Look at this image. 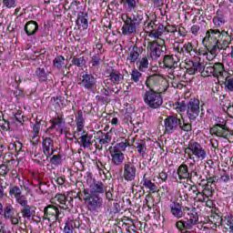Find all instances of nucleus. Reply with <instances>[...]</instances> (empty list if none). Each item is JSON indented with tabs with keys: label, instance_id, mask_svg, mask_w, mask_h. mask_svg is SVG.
Wrapping results in <instances>:
<instances>
[{
	"label": "nucleus",
	"instance_id": "obj_57",
	"mask_svg": "<svg viewBox=\"0 0 233 233\" xmlns=\"http://www.w3.org/2000/svg\"><path fill=\"white\" fill-rule=\"evenodd\" d=\"M190 167H192V168L189 172L188 179H192V177H199V173H198V169L196 168V167H194V164H190Z\"/></svg>",
	"mask_w": 233,
	"mask_h": 233
},
{
	"label": "nucleus",
	"instance_id": "obj_7",
	"mask_svg": "<svg viewBox=\"0 0 233 233\" xmlns=\"http://www.w3.org/2000/svg\"><path fill=\"white\" fill-rule=\"evenodd\" d=\"M51 127L48 130H56L60 135H63L65 127L66 126V120L63 113H56V116L50 120Z\"/></svg>",
	"mask_w": 233,
	"mask_h": 233
},
{
	"label": "nucleus",
	"instance_id": "obj_21",
	"mask_svg": "<svg viewBox=\"0 0 233 233\" xmlns=\"http://www.w3.org/2000/svg\"><path fill=\"white\" fill-rule=\"evenodd\" d=\"M213 70H214V77H217L218 81H221V79H225L227 76H228V73L227 70H225V65L221 62H217L213 64Z\"/></svg>",
	"mask_w": 233,
	"mask_h": 233
},
{
	"label": "nucleus",
	"instance_id": "obj_16",
	"mask_svg": "<svg viewBox=\"0 0 233 233\" xmlns=\"http://www.w3.org/2000/svg\"><path fill=\"white\" fill-rule=\"evenodd\" d=\"M78 85H82L86 90H92L97 83L96 76L92 74H84L81 78H79Z\"/></svg>",
	"mask_w": 233,
	"mask_h": 233
},
{
	"label": "nucleus",
	"instance_id": "obj_1",
	"mask_svg": "<svg viewBox=\"0 0 233 233\" xmlns=\"http://www.w3.org/2000/svg\"><path fill=\"white\" fill-rule=\"evenodd\" d=\"M145 17L148 19L147 15L141 10L135 11L130 15H128V14H122L121 19L124 23L122 26L123 35H132L136 34L137 27L145 23Z\"/></svg>",
	"mask_w": 233,
	"mask_h": 233
},
{
	"label": "nucleus",
	"instance_id": "obj_11",
	"mask_svg": "<svg viewBox=\"0 0 233 233\" xmlns=\"http://www.w3.org/2000/svg\"><path fill=\"white\" fill-rule=\"evenodd\" d=\"M85 201L90 212H97L99 208H103V198L99 195L92 194L91 197L85 198Z\"/></svg>",
	"mask_w": 233,
	"mask_h": 233
},
{
	"label": "nucleus",
	"instance_id": "obj_51",
	"mask_svg": "<svg viewBox=\"0 0 233 233\" xmlns=\"http://www.w3.org/2000/svg\"><path fill=\"white\" fill-rule=\"evenodd\" d=\"M205 192H207V189H204L202 192L198 191V193H195V198H197L198 201L200 203H205V201L208 199V196H207Z\"/></svg>",
	"mask_w": 233,
	"mask_h": 233
},
{
	"label": "nucleus",
	"instance_id": "obj_38",
	"mask_svg": "<svg viewBox=\"0 0 233 233\" xmlns=\"http://www.w3.org/2000/svg\"><path fill=\"white\" fill-rule=\"evenodd\" d=\"M123 6L126 12H136V8H137V2L136 0H124Z\"/></svg>",
	"mask_w": 233,
	"mask_h": 233
},
{
	"label": "nucleus",
	"instance_id": "obj_50",
	"mask_svg": "<svg viewBox=\"0 0 233 233\" xmlns=\"http://www.w3.org/2000/svg\"><path fill=\"white\" fill-rule=\"evenodd\" d=\"M141 72H139V69L133 68L131 72V79L134 81V83H139L141 81Z\"/></svg>",
	"mask_w": 233,
	"mask_h": 233
},
{
	"label": "nucleus",
	"instance_id": "obj_53",
	"mask_svg": "<svg viewBox=\"0 0 233 233\" xmlns=\"http://www.w3.org/2000/svg\"><path fill=\"white\" fill-rule=\"evenodd\" d=\"M213 23L215 25V26L219 27V26H223V25H225V23H227V20H225L224 16H215L213 18Z\"/></svg>",
	"mask_w": 233,
	"mask_h": 233
},
{
	"label": "nucleus",
	"instance_id": "obj_22",
	"mask_svg": "<svg viewBox=\"0 0 233 233\" xmlns=\"http://www.w3.org/2000/svg\"><path fill=\"white\" fill-rule=\"evenodd\" d=\"M81 227V219L77 218H67L64 227V233H74V228H79Z\"/></svg>",
	"mask_w": 233,
	"mask_h": 233
},
{
	"label": "nucleus",
	"instance_id": "obj_27",
	"mask_svg": "<svg viewBox=\"0 0 233 233\" xmlns=\"http://www.w3.org/2000/svg\"><path fill=\"white\" fill-rule=\"evenodd\" d=\"M218 43L221 45L222 48H227V46L232 43V36L225 30L219 31Z\"/></svg>",
	"mask_w": 233,
	"mask_h": 233
},
{
	"label": "nucleus",
	"instance_id": "obj_12",
	"mask_svg": "<svg viewBox=\"0 0 233 233\" xmlns=\"http://www.w3.org/2000/svg\"><path fill=\"white\" fill-rule=\"evenodd\" d=\"M143 54H145V48H143V46H134L130 47L127 57V63H129V65H136V62L140 59Z\"/></svg>",
	"mask_w": 233,
	"mask_h": 233
},
{
	"label": "nucleus",
	"instance_id": "obj_64",
	"mask_svg": "<svg viewBox=\"0 0 233 233\" xmlns=\"http://www.w3.org/2000/svg\"><path fill=\"white\" fill-rule=\"evenodd\" d=\"M199 25H194L191 26V34H193V35H198V32H199Z\"/></svg>",
	"mask_w": 233,
	"mask_h": 233
},
{
	"label": "nucleus",
	"instance_id": "obj_4",
	"mask_svg": "<svg viewBox=\"0 0 233 233\" xmlns=\"http://www.w3.org/2000/svg\"><path fill=\"white\" fill-rule=\"evenodd\" d=\"M185 152L187 154L188 159H192L193 161L194 159H198V161L207 159V149L203 145L194 139L188 142Z\"/></svg>",
	"mask_w": 233,
	"mask_h": 233
},
{
	"label": "nucleus",
	"instance_id": "obj_47",
	"mask_svg": "<svg viewBox=\"0 0 233 233\" xmlns=\"http://www.w3.org/2000/svg\"><path fill=\"white\" fill-rule=\"evenodd\" d=\"M14 216V206L11 204H5V209H4V217L5 219H10Z\"/></svg>",
	"mask_w": 233,
	"mask_h": 233
},
{
	"label": "nucleus",
	"instance_id": "obj_17",
	"mask_svg": "<svg viewBox=\"0 0 233 233\" xmlns=\"http://www.w3.org/2000/svg\"><path fill=\"white\" fill-rule=\"evenodd\" d=\"M170 214L173 218H177V219H181V218H185V211L183 210V205H181L177 201H173L169 205Z\"/></svg>",
	"mask_w": 233,
	"mask_h": 233
},
{
	"label": "nucleus",
	"instance_id": "obj_58",
	"mask_svg": "<svg viewBox=\"0 0 233 233\" xmlns=\"http://www.w3.org/2000/svg\"><path fill=\"white\" fill-rule=\"evenodd\" d=\"M3 5L5 8H15V0H3Z\"/></svg>",
	"mask_w": 233,
	"mask_h": 233
},
{
	"label": "nucleus",
	"instance_id": "obj_63",
	"mask_svg": "<svg viewBox=\"0 0 233 233\" xmlns=\"http://www.w3.org/2000/svg\"><path fill=\"white\" fill-rule=\"evenodd\" d=\"M155 8H161V6L164 5L163 0H151Z\"/></svg>",
	"mask_w": 233,
	"mask_h": 233
},
{
	"label": "nucleus",
	"instance_id": "obj_14",
	"mask_svg": "<svg viewBox=\"0 0 233 233\" xmlns=\"http://www.w3.org/2000/svg\"><path fill=\"white\" fill-rule=\"evenodd\" d=\"M9 196L12 199H15V203H17V205L28 199L26 195L23 194V189L19 187V186L9 187Z\"/></svg>",
	"mask_w": 233,
	"mask_h": 233
},
{
	"label": "nucleus",
	"instance_id": "obj_36",
	"mask_svg": "<svg viewBox=\"0 0 233 233\" xmlns=\"http://www.w3.org/2000/svg\"><path fill=\"white\" fill-rule=\"evenodd\" d=\"M39 130H41V123L35 122L33 126V137L31 139L32 145L35 147L39 143Z\"/></svg>",
	"mask_w": 233,
	"mask_h": 233
},
{
	"label": "nucleus",
	"instance_id": "obj_55",
	"mask_svg": "<svg viewBox=\"0 0 233 233\" xmlns=\"http://www.w3.org/2000/svg\"><path fill=\"white\" fill-rule=\"evenodd\" d=\"M175 109L178 114H182V112H185V110H187V105H185V101L177 102L175 104Z\"/></svg>",
	"mask_w": 233,
	"mask_h": 233
},
{
	"label": "nucleus",
	"instance_id": "obj_44",
	"mask_svg": "<svg viewBox=\"0 0 233 233\" xmlns=\"http://www.w3.org/2000/svg\"><path fill=\"white\" fill-rule=\"evenodd\" d=\"M222 83H224L226 88L229 90V92H233V76H226L224 79H221Z\"/></svg>",
	"mask_w": 233,
	"mask_h": 233
},
{
	"label": "nucleus",
	"instance_id": "obj_23",
	"mask_svg": "<svg viewBox=\"0 0 233 233\" xmlns=\"http://www.w3.org/2000/svg\"><path fill=\"white\" fill-rule=\"evenodd\" d=\"M76 25L78 30H86L88 28V13L79 12L77 14Z\"/></svg>",
	"mask_w": 233,
	"mask_h": 233
},
{
	"label": "nucleus",
	"instance_id": "obj_49",
	"mask_svg": "<svg viewBox=\"0 0 233 233\" xmlns=\"http://www.w3.org/2000/svg\"><path fill=\"white\" fill-rule=\"evenodd\" d=\"M35 74L39 81H46V79H48V75H46V71H45V68H37Z\"/></svg>",
	"mask_w": 233,
	"mask_h": 233
},
{
	"label": "nucleus",
	"instance_id": "obj_41",
	"mask_svg": "<svg viewBox=\"0 0 233 233\" xmlns=\"http://www.w3.org/2000/svg\"><path fill=\"white\" fill-rule=\"evenodd\" d=\"M136 148L141 157H145L147 156V142L144 140H140L136 143Z\"/></svg>",
	"mask_w": 233,
	"mask_h": 233
},
{
	"label": "nucleus",
	"instance_id": "obj_3",
	"mask_svg": "<svg viewBox=\"0 0 233 233\" xmlns=\"http://www.w3.org/2000/svg\"><path fill=\"white\" fill-rule=\"evenodd\" d=\"M202 44L208 50H211L213 57L217 54H219V51L223 49L221 44H219V29H209L206 32V36L202 40Z\"/></svg>",
	"mask_w": 233,
	"mask_h": 233
},
{
	"label": "nucleus",
	"instance_id": "obj_25",
	"mask_svg": "<svg viewBox=\"0 0 233 233\" xmlns=\"http://www.w3.org/2000/svg\"><path fill=\"white\" fill-rule=\"evenodd\" d=\"M24 30L26 34V35H35L37 34V30H39V24L37 22L31 20L26 22V24L24 26Z\"/></svg>",
	"mask_w": 233,
	"mask_h": 233
},
{
	"label": "nucleus",
	"instance_id": "obj_46",
	"mask_svg": "<svg viewBox=\"0 0 233 233\" xmlns=\"http://www.w3.org/2000/svg\"><path fill=\"white\" fill-rule=\"evenodd\" d=\"M128 143L127 140L116 143L114 147H110V148H113L114 150H116L118 152H125L127 148L128 147Z\"/></svg>",
	"mask_w": 233,
	"mask_h": 233
},
{
	"label": "nucleus",
	"instance_id": "obj_61",
	"mask_svg": "<svg viewBox=\"0 0 233 233\" xmlns=\"http://www.w3.org/2000/svg\"><path fill=\"white\" fill-rule=\"evenodd\" d=\"M15 121H17V123H20V125H23V123H25V118L21 112H17L16 114H15Z\"/></svg>",
	"mask_w": 233,
	"mask_h": 233
},
{
	"label": "nucleus",
	"instance_id": "obj_56",
	"mask_svg": "<svg viewBox=\"0 0 233 233\" xmlns=\"http://www.w3.org/2000/svg\"><path fill=\"white\" fill-rule=\"evenodd\" d=\"M184 50L186 54H188L189 56H192V52H196V49H194V46H192V43L190 42L184 44Z\"/></svg>",
	"mask_w": 233,
	"mask_h": 233
},
{
	"label": "nucleus",
	"instance_id": "obj_29",
	"mask_svg": "<svg viewBox=\"0 0 233 233\" xmlns=\"http://www.w3.org/2000/svg\"><path fill=\"white\" fill-rule=\"evenodd\" d=\"M202 69L198 71L203 77L213 76L214 77V64L201 62Z\"/></svg>",
	"mask_w": 233,
	"mask_h": 233
},
{
	"label": "nucleus",
	"instance_id": "obj_45",
	"mask_svg": "<svg viewBox=\"0 0 233 233\" xmlns=\"http://www.w3.org/2000/svg\"><path fill=\"white\" fill-rule=\"evenodd\" d=\"M99 65H101V57L99 56V55L93 56L91 57V60L89 61V68H97Z\"/></svg>",
	"mask_w": 233,
	"mask_h": 233
},
{
	"label": "nucleus",
	"instance_id": "obj_15",
	"mask_svg": "<svg viewBox=\"0 0 233 233\" xmlns=\"http://www.w3.org/2000/svg\"><path fill=\"white\" fill-rule=\"evenodd\" d=\"M44 219H47L49 223H56L59 218V208L56 206H47L44 209Z\"/></svg>",
	"mask_w": 233,
	"mask_h": 233
},
{
	"label": "nucleus",
	"instance_id": "obj_5",
	"mask_svg": "<svg viewBox=\"0 0 233 233\" xmlns=\"http://www.w3.org/2000/svg\"><path fill=\"white\" fill-rule=\"evenodd\" d=\"M165 50H167L165 39H160V41L154 40L147 42V52L153 61H157Z\"/></svg>",
	"mask_w": 233,
	"mask_h": 233
},
{
	"label": "nucleus",
	"instance_id": "obj_42",
	"mask_svg": "<svg viewBox=\"0 0 233 233\" xmlns=\"http://www.w3.org/2000/svg\"><path fill=\"white\" fill-rule=\"evenodd\" d=\"M71 63L75 66L83 68V66H85V65H86V60L85 59V56H80V57L73 56Z\"/></svg>",
	"mask_w": 233,
	"mask_h": 233
},
{
	"label": "nucleus",
	"instance_id": "obj_13",
	"mask_svg": "<svg viewBox=\"0 0 233 233\" xmlns=\"http://www.w3.org/2000/svg\"><path fill=\"white\" fill-rule=\"evenodd\" d=\"M42 150L46 159L51 156H54V152H56V148H54V139L48 137H42Z\"/></svg>",
	"mask_w": 233,
	"mask_h": 233
},
{
	"label": "nucleus",
	"instance_id": "obj_39",
	"mask_svg": "<svg viewBox=\"0 0 233 233\" xmlns=\"http://www.w3.org/2000/svg\"><path fill=\"white\" fill-rule=\"evenodd\" d=\"M143 187H145V188H147L149 192H152L153 194H156V192H157V186H156V184L152 182V180H150L149 178H146V176H144L143 177Z\"/></svg>",
	"mask_w": 233,
	"mask_h": 233
},
{
	"label": "nucleus",
	"instance_id": "obj_32",
	"mask_svg": "<svg viewBox=\"0 0 233 233\" xmlns=\"http://www.w3.org/2000/svg\"><path fill=\"white\" fill-rule=\"evenodd\" d=\"M177 174L180 181H183V179H188V177H190L188 166H187V164H181L177 168Z\"/></svg>",
	"mask_w": 233,
	"mask_h": 233
},
{
	"label": "nucleus",
	"instance_id": "obj_6",
	"mask_svg": "<svg viewBox=\"0 0 233 233\" xmlns=\"http://www.w3.org/2000/svg\"><path fill=\"white\" fill-rule=\"evenodd\" d=\"M143 99L145 105L149 108H160L161 105H163V96H161V93L154 91L153 89L146 91Z\"/></svg>",
	"mask_w": 233,
	"mask_h": 233
},
{
	"label": "nucleus",
	"instance_id": "obj_28",
	"mask_svg": "<svg viewBox=\"0 0 233 233\" xmlns=\"http://www.w3.org/2000/svg\"><path fill=\"white\" fill-rule=\"evenodd\" d=\"M18 205L22 207L21 208L22 218H24L25 219L26 218L30 219V218H32V207L28 205V198L20 202Z\"/></svg>",
	"mask_w": 233,
	"mask_h": 233
},
{
	"label": "nucleus",
	"instance_id": "obj_54",
	"mask_svg": "<svg viewBox=\"0 0 233 233\" xmlns=\"http://www.w3.org/2000/svg\"><path fill=\"white\" fill-rule=\"evenodd\" d=\"M9 148H11V150H15V152L19 154V152H22L23 150V144L19 141H16L15 143L10 144Z\"/></svg>",
	"mask_w": 233,
	"mask_h": 233
},
{
	"label": "nucleus",
	"instance_id": "obj_31",
	"mask_svg": "<svg viewBox=\"0 0 233 233\" xmlns=\"http://www.w3.org/2000/svg\"><path fill=\"white\" fill-rule=\"evenodd\" d=\"M75 117V121L76 123V132L79 134L80 132H83V128H85V117H83V111H77Z\"/></svg>",
	"mask_w": 233,
	"mask_h": 233
},
{
	"label": "nucleus",
	"instance_id": "obj_19",
	"mask_svg": "<svg viewBox=\"0 0 233 233\" xmlns=\"http://www.w3.org/2000/svg\"><path fill=\"white\" fill-rule=\"evenodd\" d=\"M109 154L111 156V163L116 167H120L125 161V154L121 151H117L112 147H109Z\"/></svg>",
	"mask_w": 233,
	"mask_h": 233
},
{
	"label": "nucleus",
	"instance_id": "obj_35",
	"mask_svg": "<svg viewBox=\"0 0 233 233\" xmlns=\"http://www.w3.org/2000/svg\"><path fill=\"white\" fill-rule=\"evenodd\" d=\"M97 139L99 140V145H108L110 141H112V137L110 136V133H103V131L99 130L97 133Z\"/></svg>",
	"mask_w": 233,
	"mask_h": 233
},
{
	"label": "nucleus",
	"instance_id": "obj_59",
	"mask_svg": "<svg viewBox=\"0 0 233 233\" xmlns=\"http://www.w3.org/2000/svg\"><path fill=\"white\" fill-rule=\"evenodd\" d=\"M227 225L229 228L230 232L233 233V213L227 217Z\"/></svg>",
	"mask_w": 233,
	"mask_h": 233
},
{
	"label": "nucleus",
	"instance_id": "obj_2",
	"mask_svg": "<svg viewBox=\"0 0 233 233\" xmlns=\"http://www.w3.org/2000/svg\"><path fill=\"white\" fill-rule=\"evenodd\" d=\"M164 127L166 134H174L176 130L192 132V124L185 120L183 116L181 118L177 117V115L167 116L164 120Z\"/></svg>",
	"mask_w": 233,
	"mask_h": 233
},
{
	"label": "nucleus",
	"instance_id": "obj_10",
	"mask_svg": "<svg viewBox=\"0 0 233 233\" xmlns=\"http://www.w3.org/2000/svg\"><path fill=\"white\" fill-rule=\"evenodd\" d=\"M137 174V167L134 164V160H128L124 163V179L125 181H135Z\"/></svg>",
	"mask_w": 233,
	"mask_h": 233
},
{
	"label": "nucleus",
	"instance_id": "obj_30",
	"mask_svg": "<svg viewBox=\"0 0 233 233\" xmlns=\"http://www.w3.org/2000/svg\"><path fill=\"white\" fill-rule=\"evenodd\" d=\"M163 63L166 68H168V72H170V70H172L179 61H177V60L174 59V56L172 55H166L164 56Z\"/></svg>",
	"mask_w": 233,
	"mask_h": 233
},
{
	"label": "nucleus",
	"instance_id": "obj_33",
	"mask_svg": "<svg viewBox=\"0 0 233 233\" xmlns=\"http://www.w3.org/2000/svg\"><path fill=\"white\" fill-rule=\"evenodd\" d=\"M135 63L139 72H147V70H148V65H149L148 56H145L144 57L137 60Z\"/></svg>",
	"mask_w": 233,
	"mask_h": 233
},
{
	"label": "nucleus",
	"instance_id": "obj_26",
	"mask_svg": "<svg viewBox=\"0 0 233 233\" xmlns=\"http://www.w3.org/2000/svg\"><path fill=\"white\" fill-rule=\"evenodd\" d=\"M89 187L92 194L96 196H99V194H105L107 188V187L101 181H95L93 184H89Z\"/></svg>",
	"mask_w": 233,
	"mask_h": 233
},
{
	"label": "nucleus",
	"instance_id": "obj_52",
	"mask_svg": "<svg viewBox=\"0 0 233 233\" xmlns=\"http://www.w3.org/2000/svg\"><path fill=\"white\" fill-rule=\"evenodd\" d=\"M173 50H174V52H176V57L177 59V61H179V59H181L182 56H185L186 51H185L184 46H183V47L174 46Z\"/></svg>",
	"mask_w": 233,
	"mask_h": 233
},
{
	"label": "nucleus",
	"instance_id": "obj_62",
	"mask_svg": "<svg viewBox=\"0 0 233 233\" xmlns=\"http://www.w3.org/2000/svg\"><path fill=\"white\" fill-rule=\"evenodd\" d=\"M8 174V166L2 164L0 165V176H6Z\"/></svg>",
	"mask_w": 233,
	"mask_h": 233
},
{
	"label": "nucleus",
	"instance_id": "obj_34",
	"mask_svg": "<svg viewBox=\"0 0 233 233\" xmlns=\"http://www.w3.org/2000/svg\"><path fill=\"white\" fill-rule=\"evenodd\" d=\"M169 79H176V77H183L185 76V69L177 65L168 71Z\"/></svg>",
	"mask_w": 233,
	"mask_h": 233
},
{
	"label": "nucleus",
	"instance_id": "obj_18",
	"mask_svg": "<svg viewBox=\"0 0 233 233\" xmlns=\"http://www.w3.org/2000/svg\"><path fill=\"white\" fill-rule=\"evenodd\" d=\"M107 78L104 81L105 85H108V81H111L113 85H121L125 80V75L116 69H112Z\"/></svg>",
	"mask_w": 233,
	"mask_h": 233
},
{
	"label": "nucleus",
	"instance_id": "obj_20",
	"mask_svg": "<svg viewBox=\"0 0 233 233\" xmlns=\"http://www.w3.org/2000/svg\"><path fill=\"white\" fill-rule=\"evenodd\" d=\"M186 70L189 76H194L197 72H201V70H203V66H201V58H198V61L197 62L188 60L186 63Z\"/></svg>",
	"mask_w": 233,
	"mask_h": 233
},
{
	"label": "nucleus",
	"instance_id": "obj_60",
	"mask_svg": "<svg viewBox=\"0 0 233 233\" xmlns=\"http://www.w3.org/2000/svg\"><path fill=\"white\" fill-rule=\"evenodd\" d=\"M61 155H54L51 158V163L53 165H61Z\"/></svg>",
	"mask_w": 233,
	"mask_h": 233
},
{
	"label": "nucleus",
	"instance_id": "obj_40",
	"mask_svg": "<svg viewBox=\"0 0 233 233\" xmlns=\"http://www.w3.org/2000/svg\"><path fill=\"white\" fill-rule=\"evenodd\" d=\"M92 135H88V133L82 135L80 137L81 147L90 148V147H92Z\"/></svg>",
	"mask_w": 233,
	"mask_h": 233
},
{
	"label": "nucleus",
	"instance_id": "obj_8",
	"mask_svg": "<svg viewBox=\"0 0 233 233\" xmlns=\"http://www.w3.org/2000/svg\"><path fill=\"white\" fill-rule=\"evenodd\" d=\"M200 102L198 98H191L189 99L187 106V115L189 119V121H196L198 117L199 116L200 107H199Z\"/></svg>",
	"mask_w": 233,
	"mask_h": 233
},
{
	"label": "nucleus",
	"instance_id": "obj_43",
	"mask_svg": "<svg viewBox=\"0 0 233 233\" xmlns=\"http://www.w3.org/2000/svg\"><path fill=\"white\" fill-rule=\"evenodd\" d=\"M53 66H55V68H57V70H61V68H63V66H65V56H57L53 60Z\"/></svg>",
	"mask_w": 233,
	"mask_h": 233
},
{
	"label": "nucleus",
	"instance_id": "obj_24",
	"mask_svg": "<svg viewBox=\"0 0 233 233\" xmlns=\"http://www.w3.org/2000/svg\"><path fill=\"white\" fill-rule=\"evenodd\" d=\"M54 201H57L61 204V208H64V210H66L68 207L72 206V201H74V198L72 197H66L63 194H57L54 198Z\"/></svg>",
	"mask_w": 233,
	"mask_h": 233
},
{
	"label": "nucleus",
	"instance_id": "obj_48",
	"mask_svg": "<svg viewBox=\"0 0 233 233\" xmlns=\"http://www.w3.org/2000/svg\"><path fill=\"white\" fill-rule=\"evenodd\" d=\"M156 24L152 20H146L144 21V30L147 34H150V32L154 31Z\"/></svg>",
	"mask_w": 233,
	"mask_h": 233
},
{
	"label": "nucleus",
	"instance_id": "obj_9",
	"mask_svg": "<svg viewBox=\"0 0 233 233\" xmlns=\"http://www.w3.org/2000/svg\"><path fill=\"white\" fill-rule=\"evenodd\" d=\"M210 134H214L217 137H223L224 139H228L230 136H233V132L228 130L225 121L222 124H217L210 128Z\"/></svg>",
	"mask_w": 233,
	"mask_h": 233
},
{
	"label": "nucleus",
	"instance_id": "obj_37",
	"mask_svg": "<svg viewBox=\"0 0 233 233\" xmlns=\"http://www.w3.org/2000/svg\"><path fill=\"white\" fill-rule=\"evenodd\" d=\"M165 30V27L163 25H159L157 27L155 26L152 32L148 34L149 37H153L154 39H157V41H161V35H163V32Z\"/></svg>",
	"mask_w": 233,
	"mask_h": 233
}]
</instances>
